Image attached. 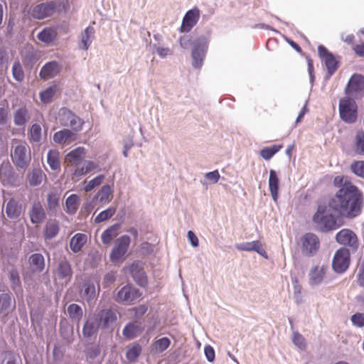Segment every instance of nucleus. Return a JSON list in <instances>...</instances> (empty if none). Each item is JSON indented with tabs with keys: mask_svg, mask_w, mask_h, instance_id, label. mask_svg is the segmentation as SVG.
I'll return each mask as SVG.
<instances>
[{
	"mask_svg": "<svg viewBox=\"0 0 364 364\" xmlns=\"http://www.w3.org/2000/svg\"><path fill=\"white\" fill-rule=\"evenodd\" d=\"M357 279L359 286L364 289V262L357 275Z\"/></svg>",
	"mask_w": 364,
	"mask_h": 364,
	"instance_id": "nucleus-64",
	"label": "nucleus"
},
{
	"mask_svg": "<svg viewBox=\"0 0 364 364\" xmlns=\"http://www.w3.org/2000/svg\"><path fill=\"white\" fill-rule=\"evenodd\" d=\"M87 237L85 234L77 233L70 240V247L73 252H78L87 242Z\"/></svg>",
	"mask_w": 364,
	"mask_h": 364,
	"instance_id": "nucleus-31",
	"label": "nucleus"
},
{
	"mask_svg": "<svg viewBox=\"0 0 364 364\" xmlns=\"http://www.w3.org/2000/svg\"><path fill=\"white\" fill-rule=\"evenodd\" d=\"M85 155V149L84 147H77L70 152H69L65 156V161L72 164L78 166L80 162L84 158Z\"/></svg>",
	"mask_w": 364,
	"mask_h": 364,
	"instance_id": "nucleus-26",
	"label": "nucleus"
},
{
	"mask_svg": "<svg viewBox=\"0 0 364 364\" xmlns=\"http://www.w3.org/2000/svg\"><path fill=\"white\" fill-rule=\"evenodd\" d=\"M58 33L55 28L46 27L43 28L37 36L39 41L49 44L57 39Z\"/></svg>",
	"mask_w": 364,
	"mask_h": 364,
	"instance_id": "nucleus-28",
	"label": "nucleus"
},
{
	"mask_svg": "<svg viewBox=\"0 0 364 364\" xmlns=\"http://www.w3.org/2000/svg\"><path fill=\"white\" fill-rule=\"evenodd\" d=\"M143 330L141 325L129 322L123 328L122 334L127 339L132 340L139 336Z\"/></svg>",
	"mask_w": 364,
	"mask_h": 364,
	"instance_id": "nucleus-24",
	"label": "nucleus"
},
{
	"mask_svg": "<svg viewBox=\"0 0 364 364\" xmlns=\"http://www.w3.org/2000/svg\"><path fill=\"white\" fill-rule=\"evenodd\" d=\"M205 355L208 361L213 362L215 359V350L210 346H207L204 349Z\"/></svg>",
	"mask_w": 364,
	"mask_h": 364,
	"instance_id": "nucleus-62",
	"label": "nucleus"
},
{
	"mask_svg": "<svg viewBox=\"0 0 364 364\" xmlns=\"http://www.w3.org/2000/svg\"><path fill=\"white\" fill-rule=\"evenodd\" d=\"M21 211V205L19 204V203L14 198H11L7 202L5 208V212L10 219H16L20 217Z\"/></svg>",
	"mask_w": 364,
	"mask_h": 364,
	"instance_id": "nucleus-23",
	"label": "nucleus"
},
{
	"mask_svg": "<svg viewBox=\"0 0 364 364\" xmlns=\"http://www.w3.org/2000/svg\"><path fill=\"white\" fill-rule=\"evenodd\" d=\"M116 208L114 207H109L105 210L102 211L95 219V222L96 223H100L102 222H104L110 218H112L114 213H116Z\"/></svg>",
	"mask_w": 364,
	"mask_h": 364,
	"instance_id": "nucleus-46",
	"label": "nucleus"
},
{
	"mask_svg": "<svg viewBox=\"0 0 364 364\" xmlns=\"http://www.w3.org/2000/svg\"><path fill=\"white\" fill-rule=\"evenodd\" d=\"M59 6L60 4L58 1L43 2L31 7V15L34 18L42 20L53 16Z\"/></svg>",
	"mask_w": 364,
	"mask_h": 364,
	"instance_id": "nucleus-4",
	"label": "nucleus"
},
{
	"mask_svg": "<svg viewBox=\"0 0 364 364\" xmlns=\"http://www.w3.org/2000/svg\"><path fill=\"white\" fill-rule=\"evenodd\" d=\"M57 90L58 86L56 85L48 87L40 93L41 100L45 104L50 102Z\"/></svg>",
	"mask_w": 364,
	"mask_h": 364,
	"instance_id": "nucleus-42",
	"label": "nucleus"
},
{
	"mask_svg": "<svg viewBox=\"0 0 364 364\" xmlns=\"http://www.w3.org/2000/svg\"><path fill=\"white\" fill-rule=\"evenodd\" d=\"M282 148V145L274 144L272 146L263 148L260 152V156L265 160H269L277 152Z\"/></svg>",
	"mask_w": 364,
	"mask_h": 364,
	"instance_id": "nucleus-45",
	"label": "nucleus"
},
{
	"mask_svg": "<svg viewBox=\"0 0 364 364\" xmlns=\"http://www.w3.org/2000/svg\"><path fill=\"white\" fill-rule=\"evenodd\" d=\"M105 176L104 175H99L96 176L95 178L90 180L84 187V190L86 192H90L92 189H94L95 187L100 186L104 181Z\"/></svg>",
	"mask_w": 364,
	"mask_h": 364,
	"instance_id": "nucleus-52",
	"label": "nucleus"
},
{
	"mask_svg": "<svg viewBox=\"0 0 364 364\" xmlns=\"http://www.w3.org/2000/svg\"><path fill=\"white\" fill-rule=\"evenodd\" d=\"M73 117V113L66 108H63L60 110L59 122L61 125L68 127L70 124V121Z\"/></svg>",
	"mask_w": 364,
	"mask_h": 364,
	"instance_id": "nucleus-47",
	"label": "nucleus"
},
{
	"mask_svg": "<svg viewBox=\"0 0 364 364\" xmlns=\"http://www.w3.org/2000/svg\"><path fill=\"white\" fill-rule=\"evenodd\" d=\"M130 242L131 240L128 235H122L117 240L115 246L112 249L109 256L112 262L119 261L125 255L130 245Z\"/></svg>",
	"mask_w": 364,
	"mask_h": 364,
	"instance_id": "nucleus-8",
	"label": "nucleus"
},
{
	"mask_svg": "<svg viewBox=\"0 0 364 364\" xmlns=\"http://www.w3.org/2000/svg\"><path fill=\"white\" fill-rule=\"evenodd\" d=\"M350 264V252L346 248L338 250L333 257L332 267L333 270L339 274L345 272Z\"/></svg>",
	"mask_w": 364,
	"mask_h": 364,
	"instance_id": "nucleus-6",
	"label": "nucleus"
},
{
	"mask_svg": "<svg viewBox=\"0 0 364 364\" xmlns=\"http://www.w3.org/2000/svg\"><path fill=\"white\" fill-rule=\"evenodd\" d=\"M126 349V358L129 362L136 361L142 351V347L137 343H133L128 345Z\"/></svg>",
	"mask_w": 364,
	"mask_h": 364,
	"instance_id": "nucleus-32",
	"label": "nucleus"
},
{
	"mask_svg": "<svg viewBox=\"0 0 364 364\" xmlns=\"http://www.w3.org/2000/svg\"><path fill=\"white\" fill-rule=\"evenodd\" d=\"M293 342L300 349H305L306 341L301 334L299 333H294Z\"/></svg>",
	"mask_w": 364,
	"mask_h": 364,
	"instance_id": "nucleus-59",
	"label": "nucleus"
},
{
	"mask_svg": "<svg viewBox=\"0 0 364 364\" xmlns=\"http://www.w3.org/2000/svg\"><path fill=\"white\" fill-rule=\"evenodd\" d=\"M112 193L111 187L109 185H105L98 191L97 198L99 200L100 203L105 204L109 201Z\"/></svg>",
	"mask_w": 364,
	"mask_h": 364,
	"instance_id": "nucleus-43",
	"label": "nucleus"
},
{
	"mask_svg": "<svg viewBox=\"0 0 364 364\" xmlns=\"http://www.w3.org/2000/svg\"><path fill=\"white\" fill-rule=\"evenodd\" d=\"M318 53L320 58L324 62L330 75H332L338 69V61L333 55L323 45L318 46Z\"/></svg>",
	"mask_w": 364,
	"mask_h": 364,
	"instance_id": "nucleus-12",
	"label": "nucleus"
},
{
	"mask_svg": "<svg viewBox=\"0 0 364 364\" xmlns=\"http://www.w3.org/2000/svg\"><path fill=\"white\" fill-rule=\"evenodd\" d=\"M60 70V65L56 61L48 62L45 64L40 71V77L48 80L56 76Z\"/></svg>",
	"mask_w": 364,
	"mask_h": 364,
	"instance_id": "nucleus-18",
	"label": "nucleus"
},
{
	"mask_svg": "<svg viewBox=\"0 0 364 364\" xmlns=\"http://www.w3.org/2000/svg\"><path fill=\"white\" fill-rule=\"evenodd\" d=\"M339 114L346 123L352 124L357 120L358 106L355 101L349 97H345L339 101Z\"/></svg>",
	"mask_w": 364,
	"mask_h": 364,
	"instance_id": "nucleus-3",
	"label": "nucleus"
},
{
	"mask_svg": "<svg viewBox=\"0 0 364 364\" xmlns=\"http://www.w3.org/2000/svg\"><path fill=\"white\" fill-rule=\"evenodd\" d=\"M94 33V28L91 26L86 28L81 33V40L80 48L83 50H87L91 43V36Z\"/></svg>",
	"mask_w": 364,
	"mask_h": 364,
	"instance_id": "nucleus-38",
	"label": "nucleus"
},
{
	"mask_svg": "<svg viewBox=\"0 0 364 364\" xmlns=\"http://www.w3.org/2000/svg\"><path fill=\"white\" fill-rule=\"evenodd\" d=\"M352 323L357 327L364 326V313H355L350 317Z\"/></svg>",
	"mask_w": 364,
	"mask_h": 364,
	"instance_id": "nucleus-58",
	"label": "nucleus"
},
{
	"mask_svg": "<svg viewBox=\"0 0 364 364\" xmlns=\"http://www.w3.org/2000/svg\"><path fill=\"white\" fill-rule=\"evenodd\" d=\"M68 313L70 318L73 320L80 321L83 316L82 308L75 304H72L68 307Z\"/></svg>",
	"mask_w": 364,
	"mask_h": 364,
	"instance_id": "nucleus-44",
	"label": "nucleus"
},
{
	"mask_svg": "<svg viewBox=\"0 0 364 364\" xmlns=\"http://www.w3.org/2000/svg\"><path fill=\"white\" fill-rule=\"evenodd\" d=\"M346 94L356 97L364 92V77L360 74L351 76L345 90Z\"/></svg>",
	"mask_w": 364,
	"mask_h": 364,
	"instance_id": "nucleus-10",
	"label": "nucleus"
},
{
	"mask_svg": "<svg viewBox=\"0 0 364 364\" xmlns=\"http://www.w3.org/2000/svg\"><path fill=\"white\" fill-rule=\"evenodd\" d=\"M333 184L339 189L331 200L330 206L347 217L356 216L361 209L362 192L342 176L335 177Z\"/></svg>",
	"mask_w": 364,
	"mask_h": 364,
	"instance_id": "nucleus-1",
	"label": "nucleus"
},
{
	"mask_svg": "<svg viewBox=\"0 0 364 364\" xmlns=\"http://www.w3.org/2000/svg\"><path fill=\"white\" fill-rule=\"evenodd\" d=\"M30 119V114L26 106L21 107L14 113V122L16 126H24Z\"/></svg>",
	"mask_w": 364,
	"mask_h": 364,
	"instance_id": "nucleus-27",
	"label": "nucleus"
},
{
	"mask_svg": "<svg viewBox=\"0 0 364 364\" xmlns=\"http://www.w3.org/2000/svg\"><path fill=\"white\" fill-rule=\"evenodd\" d=\"M99 328H101L100 324L96 319L95 316L93 315L90 316L85 322L83 326L82 333L85 337H91L97 333Z\"/></svg>",
	"mask_w": 364,
	"mask_h": 364,
	"instance_id": "nucleus-25",
	"label": "nucleus"
},
{
	"mask_svg": "<svg viewBox=\"0 0 364 364\" xmlns=\"http://www.w3.org/2000/svg\"><path fill=\"white\" fill-rule=\"evenodd\" d=\"M59 232V224L56 220H49L46 223L44 237L46 239L55 237Z\"/></svg>",
	"mask_w": 364,
	"mask_h": 364,
	"instance_id": "nucleus-36",
	"label": "nucleus"
},
{
	"mask_svg": "<svg viewBox=\"0 0 364 364\" xmlns=\"http://www.w3.org/2000/svg\"><path fill=\"white\" fill-rule=\"evenodd\" d=\"M336 240L341 245L349 246L353 249L358 247L356 235L349 229H343L336 235Z\"/></svg>",
	"mask_w": 364,
	"mask_h": 364,
	"instance_id": "nucleus-13",
	"label": "nucleus"
},
{
	"mask_svg": "<svg viewBox=\"0 0 364 364\" xmlns=\"http://www.w3.org/2000/svg\"><path fill=\"white\" fill-rule=\"evenodd\" d=\"M119 227L117 225H112L106 229L102 234V242L105 245H109L112 240L118 235Z\"/></svg>",
	"mask_w": 364,
	"mask_h": 364,
	"instance_id": "nucleus-35",
	"label": "nucleus"
},
{
	"mask_svg": "<svg viewBox=\"0 0 364 364\" xmlns=\"http://www.w3.org/2000/svg\"><path fill=\"white\" fill-rule=\"evenodd\" d=\"M326 205H318L317 211L313 216V222L318 225L323 232L338 229L341 225L337 223L333 215L326 214Z\"/></svg>",
	"mask_w": 364,
	"mask_h": 364,
	"instance_id": "nucleus-2",
	"label": "nucleus"
},
{
	"mask_svg": "<svg viewBox=\"0 0 364 364\" xmlns=\"http://www.w3.org/2000/svg\"><path fill=\"white\" fill-rule=\"evenodd\" d=\"M9 279L11 282V288L15 290L16 288H20L21 282L18 272L16 269H11L9 272Z\"/></svg>",
	"mask_w": 364,
	"mask_h": 364,
	"instance_id": "nucleus-54",
	"label": "nucleus"
},
{
	"mask_svg": "<svg viewBox=\"0 0 364 364\" xmlns=\"http://www.w3.org/2000/svg\"><path fill=\"white\" fill-rule=\"evenodd\" d=\"M350 168L355 175L364 178V161H353Z\"/></svg>",
	"mask_w": 364,
	"mask_h": 364,
	"instance_id": "nucleus-48",
	"label": "nucleus"
},
{
	"mask_svg": "<svg viewBox=\"0 0 364 364\" xmlns=\"http://www.w3.org/2000/svg\"><path fill=\"white\" fill-rule=\"evenodd\" d=\"M205 55V51L200 46H196L192 51L193 65L196 68H200Z\"/></svg>",
	"mask_w": 364,
	"mask_h": 364,
	"instance_id": "nucleus-34",
	"label": "nucleus"
},
{
	"mask_svg": "<svg viewBox=\"0 0 364 364\" xmlns=\"http://www.w3.org/2000/svg\"><path fill=\"white\" fill-rule=\"evenodd\" d=\"M200 18V11L195 7L188 11L183 18L182 23L180 28L181 33L189 32L198 23Z\"/></svg>",
	"mask_w": 364,
	"mask_h": 364,
	"instance_id": "nucleus-11",
	"label": "nucleus"
},
{
	"mask_svg": "<svg viewBox=\"0 0 364 364\" xmlns=\"http://www.w3.org/2000/svg\"><path fill=\"white\" fill-rule=\"evenodd\" d=\"M12 147L14 148V152L11 154L13 162L21 168L25 167L28 164L26 144L14 139Z\"/></svg>",
	"mask_w": 364,
	"mask_h": 364,
	"instance_id": "nucleus-9",
	"label": "nucleus"
},
{
	"mask_svg": "<svg viewBox=\"0 0 364 364\" xmlns=\"http://www.w3.org/2000/svg\"><path fill=\"white\" fill-rule=\"evenodd\" d=\"M70 124L68 126L71 127L75 131V133L81 130L84 122L73 113V117L70 121Z\"/></svg>",
	"mask_w": 364,
	"mask_h": 364,
	"instance_id": "nucleus-57",
	"label": "nucleus"
},
{
	"mask_svg": "<svg viewBox=\"0 0 364 364\" xmlns=\"http://www.w3.org/2000/svg\"><path fill=\"white\" fill-rule=\"evenodd\" d=\"M355 151L359 154L364 155V132H358L355 139Z\"/></svg>",
	"mask_w": 364,
	"mask_h": 364,
	"instance_id": "nucleus-50",
	"label": "nucleus"
},
{
	"mask_svg": "<svg viewBox=\"0 0 364 364\" xmlns=\"http://www.w3.org/2000/svg\"><path fill=\"white\" fill-rule=\"evenodd\" d=\"M141 295L142 294L139 289L132 285L127 284L119 290L115 299L118 303L132 304L138 300Z\"/></svg>",
	"mask_w": 364,
	"mask_h": 364,
	"instance_id": "nucleus-7",
	"label": "nucleus"
},
{
	"mask_svg": "<svg viewBox=\"0 0 364 364\" xmlns=\"http://www.w3.org/2000/svg\"><path fill=\"white\" fill-rule=\"evenodd\" d=\"M0 364H16V358L14 353L6 351L1 353Z\"/></svg>",
	"mask_w": 364,
	"mask_h": 364,
	"instance_id": "nucleus-56",
	"label": "nucleus"
},
{
	"mask_svg": "<svg viewBox=\"0 0 364 364\" xmlns=\"http://www.w3.org/2000/svg\"><path fill=\"white\" fill-rule=\"evenodd\" d=\"M55 279L63 280L65 284L70 281L73 271L70 263L63 260L59 262L55 272Z\"/></svg>",
	"mask_w": 364,
	"mask_h": 364,
	"instance_id": "nucleus-14",
	"label": "nucleus"
},
{
	"mask_svg": "<svg viewBox=\"0 0 364 364\" xmlns=\"http://www.w3.org/2000/svg\"><path fill=\"white\" fill-rule=\"evenodd\" d=\"M102 328L108 327L117 320L116 314L110 309H104L94 314Z\"/></svg>",
	"mask_w": 364,
	"mask_h": 364,
	"instance_id": "nucleus-16",
	"label": "nucleus"
},
{
	"mask_svg": "<svg viewBox=\"0 0 364 364\" xmlns=\"http://www.w3.org/2000/svg\"><path fill=\"white\" fill-rule=\"evenodd\" d=\"M80 198L77 194H72L65 200V211L67 213L75 214L80 205Z\"/></svg>",
	"mask_w": 364,
	"mask_h": 364,
	"instance_id": "nucleus-33",
	"label": "nucleus"
},
{
	"mask_svg": "<svg viewBox=\"0 0 364 364\" xmlns=\"http://www.w3.org/2000/svg\"><path fill=\"white\" fill-rule=\"evenodd\" d=\"M33 271L41 272L44 268V258L41 254H33L29 258Z\"/></svg>",
	"mask_w": 364,
	"mask_h": 364,
	"instance_id": "nucleus-40",
	"label": "nucleus"
},
{
	"mask_svg": "<svg viewBox=\"0 0 364 364\" xmlns=\"http://www.w3.org/2000/svg\"><path fill=\"white\" fill-rule=\"evenodd\" d=\"M83 296L88 302H90L96 296V288L94 282L90 279L85 281L83 284Z\"/></svg>",
	"mask_w": 364,
	"mask_h": 364,
	"instance_id": "nucleus-37",
	"label": "nucleus"
},
{
	"mask_svg": "<svg viewBox=\"0 0 364 364\" xmlns=\"http://www.w3.org/2000/svg\"><path fill=\"white\" fill-rule=\"evenodd\" d=\"M29 216L31 221L33 224L41 223L45 218L46 213L44 209L39 202L34 203L30 210Z\"/></svg>",
	"mask_w": 364,
	"mask_h": 364,
	"instance_id": "nucleus-21",
	"label": "nucleus"
},
{
	"mask_svg": "<svg viewBox=\"0 0 364 364\" xmlns=\"http://www.w3.org/2000/svg\"><path fill=\"white\" fill-rule=\"evenodd\" d=\"M148 310L146 305L142 304L131 309L132 311L134 312V318L136 319L142 317Z\"/></svg>",
	"mask_w": 364,
	"mask_h": 364,
	"instance_id": "nucleus-60",
	"label": "nucleus"
},
{
	"mask_svg": "<svg viewBox=\"0 0 364 364\" xmlns=\"http://www.w3.org/2000/svg\"><path fill=\"white\" fill-rule=\"evenodd\" d=\"M220 177V176L218 170L208 172L205 174V178L213 183H217L219 181Z\"/></svg>",
	"mask_w": 364,
	"mask_h": 364,
	"instance_id": "nucleus-63",
	"label": "nucleus"
},
{
	"mask_svg": "<svg viewBox=\"0 0 364 364\" xmlns=\"http://www.w3.org/2000/svg\"><path fill=\"white\" fill-rule=\"evenodd\" d=\"M12 74L14 79L18 82H21L24 79V73L19 61L14 63L12 68Z\"/></svg>",
	"mask_w": 364,
	"mask_h": 364,
	"instance_id": "nucleus-51",
	"label": "nucleus"
},
{
	"mask_svg": "<svg viewBox=\"0 0 364 364\" xmlns=\"http://www.w3.org/2000/svg\"><path fill=\"white\" fill-rule=\"evenodd\" d=\"M300 241L301 252L305 256H314L317 254L320 249V240L318 237L314 233H305L301 237Z\"/></svg>",
	"mask_w": 364,
	"mask_h": 364,
	"instance_id": "nucleus-5",
	"label": "nucleus"
},
{
	"mask_svg": "<svg viewBox=\"0 0 364 364\" xmlns=\"http://www.w3.org/2000/svg\"><path fill=\"white\" fill-rule=\"evenodd\" d=\"M77 139L76 133L70 129H64L55 132L53 135V141L58 144H71Z\"/></svg>",
	"mask_w": 364,
	"mask_h": 364,
	"instance_id": "nucleus-17",
	"label": "nucleus"
},
{
	"mask_svg": "<svg viewBox=\"0 0 364 364\" xmlns=\"http://www.w3.org/2000/svg\"><path fill=\"white\" fill-rule=\"evenodd\" d=\"M279 183V181L276 171L273 169H271L269 171V188L272 199L275 202H277L278 199Z\"/></svg>",
	"mask_w": 364,
	"mask_h": 364,
	"instance_id": "nucleus-29",
	"label": "nucleus"
},
{
	"mask_svg": "<svg viewBox=\"0 0 364 364\" xmlns=\"http://www.w3.org/2000/svg\"><path fill=\"white\" fill-rule=\"evenodd\" d=\"M15 308V301L7 293L0 294V315L7 316Z\"/></svg>",
	"mask_w": 364,
	"mask_h": 364,
	"instance_id": "nucleus-22",
	"label": "nucleus"
},
{
	"mask_svg": "<svg viewBox=\"0 0 364 364\" xmlns=\"http://www.w3.org/2000/svg\"><path fill=\"white\" fill-rule=\"evenodd\" d=\"M236 248L240 251H255L264 258H267V254L259 240L237 244Z\"/></svg>",
	"mask_w": 364,
	"mask_h": 364,
	"instance_id": "nucleus-15",
	"label": "nucleus"
},
{
	"mask_svg": "<svg viewBox=\"0 0 364 364\" xmlns=\"http://www.w3.org/2000/svg\"><path fill=\"white\" fill-rule=\"evenodd\" d=\"M47 161L53 170L60 168V153L56 149H51L48 151Z\"/></svg>",
	"mask_w": 364,
	"mask_h": 364,
	"instance_id": "nucleus-39",
	"label": "nucleus"
},
{
	"mask_svg": "<svg viewBox=\"0 0 364 364\" xmlns=\"http://www.w3.org/2000/svg\"><path fill=\"white\" fill-rule=\"evenodd\" d=\"M9 116V106L5 105L0 107V124H4L6 122Z\"/></svg>",
	"mask_w": 364,
	"mask_h": 364,
	"instance_id": "nucleus-61",
	"label": "nucleus"
},
{
	"mask_svg": "<svg viewBox=\"0 0 364 364\" xmlns=\"http://www.w3.org/2000/svg\"><path fill=\"white\" fill-rule=\"evenodd\" d=\"M130 273L136 282L140 286H145L147 283L145 272L139 269L137 263H133L129 267Z\"/></svg>",
	"mask_w": 364,
	"mask_h": 364,
	"instance_id": "nucleus-30",
	"label": "nucleus"
},
{
	"mask_svg": "<svg viewBox=\"0 0 364 364\" xmlns=\"http://www.w3.org/2000/svg\"><path fill=\"white\" fill-rule=\"evenodd\" d=\"M45 178L46 175L41 169H35L28 176V181L31 186H36L40 185Z\"/></svg>",
	"mask_w": 364,
	"mask_h": 364,
	"instance_id": "nucleus-41",
	"label": "nucleus"
},
{
	"mask_svg": "<svg viewBox=\"0 0 364 364\" xmlns=\"http://www.w3.org/2000/svg\"><path fill=\"white\" fill-rule=\"evenodd\" d=\"M170 343V340L166 337H164L155 342V348L159 352H163L169 347Z\"/></svg>",
	"mask_w": 364,
	"mask_h": 364,
	"instance_id": "nucleus-55",
	"label": "nucleus"
},
{
	"mask_svg": "<svg viewBox=\"0 0 364 364\" xmlns=\"http://www.w3.org/2000/svg\"><path fill=\"white\" fill-rule=\"evenodd\" d=\"M30 140L33 142H39L41 139V127L38 124H33L30 129Z\"/></svg>",
	"mask_w": 364,
	"mask_h": 364,
	"instance_id": "nucleus-49",
	"label": "nucleus"
},
{
	"mask_svg": "<svg viewBox=\"0 0 364 364\" xmlns=\"http://www.w3.org/2000/svg\"><path fill=\"white\" fill-rule=\"evenodd\" d=\"M48 208L55 210L59 205V195L57 193H50L47 198Z\"/></svg>",
	"mask_w": 364,
	"mask_h": 364,
	"instance_id": "nucleus-53",
	"label": "nucleus"
},
{
	"mask_svg": "<svg viewBox=\"0 0 364 364\" xmlns=\"http://www.w3.org/2000/svg\"><path fill=\"white\" fill-rule=\"evenodd\" d=\"M328 267L326 265L315 266L309 274V283L311 285H317L322 282L326 273Z\"/></svg>",
	"mask_w": 364,
	"mask_h": 364,
	"instance_id": "nucleus-20",
	"label": "nucleus"
},
{
	"mask_svg": "<svg viewBox=\"0 0 364 364\" xmlns=\"http://www.w3.org/2000/svg\"><path fill=\"white\" fill-rule=\"evenodd\" d=\"M98 164L92 161H85L82 166H76L72 171L73 178H79L97 169Z\"/></svg>",
	"mask_w": 364,
	"mask_h": 364,
	"instance_id": "nucleus-19",
	"label": "nucleus"
}]
</instances>
